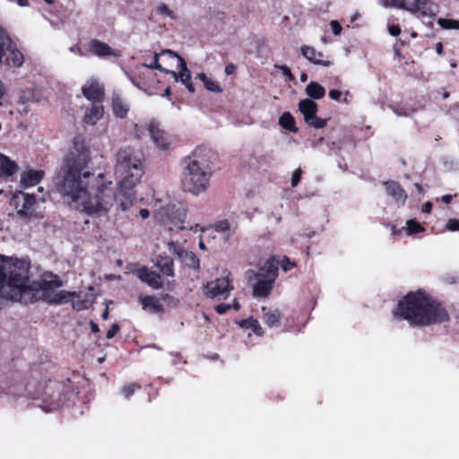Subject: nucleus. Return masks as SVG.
<instances>
[{
	"instance_id": "nucleus-28",
	"label": "nucleus",
	"mask_w": 459,
	"mask_h": 459,
	"mask_svg": "<svg viewBox=\"0 0 459 459\" xmlns=\"http://www.w3.org/2000/svg\"><path fill=\"white\" fill-rule=\"evenodd\" d=\"M279 125L292 133L298 132V127L296 126L295 119L293 116L290 112H284L279 117Z\"/></svg>"
},
{
	"instance_id": "nucleus-42",
	"label": "nucleus",
	"mask_w": 459,
	"mask_h": 459,
	"mask_svg": "<svg viewBox=\"0 0 459 459\" xmlns=\"http://www.w3.org/2000/svg\"><path fill=\"white\" fill-rule=\"evenodd\" d=\"M446 228L449 231H459V220L449 219Z\"/></svg>"
},
{
	"instance_id": "nucleus-21",
	"label": "nucleus",
	"mask_w": 459,
	"mask_h": 459,
	"mask_svg": "<svg viewBox=\"0 0 459 459\" xmlns=\"http://www.w3.org/2000/svg\"><path fill=\"white\" fill-rule=\"evenodd\" d=\"M69 294L68 302H71L73 308L78 311L88 308L93 301L88 295L82 297L81 294L70 291Z\"/></svg>"
},
{
	"instance_id": "nucleus-6",
	"label": "nucleus",
	"mask_w": 459,
	"mask_h": 459,
	"mask_svg": "<svg viewBox=\"0 0 459 459\" xmlns=\"http://www.w3.org/2000/svg\"><path fill=\"white\" fill-rule=\"evenodd\" d=\"M145 128L149 133L152 142L158 150L162 152L169 150L171 144V137L159 122L150 120L145 123Z\"/></svg>"
},
{
	"instance_id": "nucleus-10",
	"label": "nucleus",
	"mask_w": 459,
	"mask_h": 459,
	"mask_svg": "<svg viewBox=\"0 0 459 459\" xmlns=\"http://www.w3.org/2000/svg\"><path fill=\"white\" fill-rule=\"evenodd\" d=\"M405 10L411 13H420L424 17H433L437 13L438 7L431 0H407Z\"/></svg>"
},
{
	"instance_id": "nucleus-33",
	"label": "nucleus",
	"mask_w": 459,
	"mask_h": 459,
	"mask_svg": "<svg viewBox=\"0 0 459 459\" xmlns=\"http://www.w3.org/2000/svg\"><path fill=\"white\" fill-rule=\"evenodd\" d=\"M231 308H234L235 310H238L240 308L239 303L238 302L237 299H234L232 300V303H222L215 307L216 312L221 315L225 314Z\"/></svg>"
},
{
	"instance_id": "nucleus-9",
	"label": "nucleus",
	"mask_w": 459,
	"mask_h": 459,
	"mask_svg": "<svg viewBox=\"0 0 459 459\" xmlns=\"http://www.w3.org/2000/svg\"><path fill=\"white\" fill-rule=\"evenodd\" d=\"M161 55H168L169 57L177 58L178 60L180 68L179 73L177 74L176 72L169 71V74H170L177 82H181L190 92H194L195 87L191 82V73L187 68L186 61L181 56H179L176 52L170 49L161 51Z\"/></svg>"
},
{
	"instance_id": "nucleus-8",
	"label": "nucleus",
	"mask_w": 459,
	"mask_h": 459,
	"mask_svg": "<svg viewBox=\"0 0 459 459\" xmlns=\"http://www.w3.org/2000/svg\"><path fill=\"white\" fill-rule=\"evenodd\" d=\"M13 201L17 212L21 217L28 218L30 220L39 217L35 210L36 200L34 195L26 193H20L14 196Z\"/></svg>"
},
{
	"instance_id": "nucleus-56",
	"label": "nucleus",
	"mask_w": 459,
	"mask_h": 459,
	"mask_svg": "<svg viewBox=\"0 0 459 459\" xmlns=\"http://www.w3.org/2000/svg\"><path fill=\"white\" fill-rule=\"evenodd\" d=\"M17 4L22 7L28 6L29 0H17Z\"/></svg>"
},
{
	"instance_id": "nucleus-62",
	"label": "nucleus",
	"mask_w": 459,
	"mask_h": 459,
	"mask_svg": "<svg viewBox=\"0 0 459 459\" xmlns=\"http://www.w3.org/2000/svg\"><path fill=\"white\" fill-rule=\"evenodd\" d=\"M106 278L108 279V280H115V279H117L118 277L117 275L110 274V275H107Z\"/></svg>"
},
{
	"instance_id": "nucleus-12",
	"label": "nucleus",
	"mask_w": 459,
	"mask_h": 459,
	"mask_svg": "<svg viewBox=\"0 0 459 459\" xmlns=\"http://www.w3.org/2000/svg\"><path fill=\"white\" fill-rule=\"evenodd\" d=\"M83 96L93 103H100L104 97L103 86L95 79H90L82 87Z\"/></svg>"
},
{
	"instance_id": "nucleus-59",
	"label": "nucleus",
	"mask_w": 459,
	"mask_h": 459,
	"mask_svg": "<svg viewBox=\"0 0 459 459\" xmlns=\"http://www.w3.org/2000/svg\"><path fill=\"white\" fill-rule=\"evenodd\" d=\"M307 74L302 73V74H300V81H301L302 82H307Z\"/></svg>"
},
{
	"instance_id": "nucleus-23",
	"label": "nucleus",
	"mask_w": 459,
	"mask_h": 459,
	"mask_svg": "<svg viewBox=\"0 0 459 459\" xmlns=\"http://www.w3.org/2000/svg\"><path fill=\"white\" fill-rule=\"evenodd\" d=\"M19 169L18 165L7 156L0 153V177H10Z\"/></svg>"
},
{
	"instance_id": "nucleus-27",
	"label": "nucleus",
	"mask_w": 459,
	"mask_h": 459,
	"mask_svg": "<svg viewBox=\"0 0 459 459\" xmlns=\"http://www.w3.org/2000/svg\"><path fill=\"white\" fill-rule=\"evenodd\" d=\"M197 78L203 82L204 86L207 91L215 93H220L222 91L219 82L214 81L212 78L208 77L204 73L198 74Z\"/></svg>"
},
{
	"instance_id": "nucleus-40",
	"label": "nucleus",
	"mask_w": 459,
	"mask_h": 459,
	"mask_svg": "<svg viewBox=\"0 0 459 459\" xmlns=\"http://www.w3.org/2000/svg\"><path fill=\"white\" fill-rule=\"evenodd\" d=\"M140 386L136 384H130L126 386H124L121 390V393L124 396L129 397L132 395L136 389H139Z\"/></svg>"
},
{
	"instance_id": "nucleus-17",
	"label": "nucleus",
	"mask_w": 459,
	"mask_h": 459,
	"mask_svg": "<svg viewBox=\"0 0 459 459\" xmlns=\"http://www.w3.org/2000/svg\"><path fill=\"white\" fill-rule=\"evenodd\" d=\"M44 176L43 170L30 169L21 175V184L24 188L38 185Z\"/></svg>"
},
{
	"instance_id": "nucleus-45",
	"label": "nucleus",
	"mask_w": 459,
	"mask_h": 459,
	"mask_svg": "<svg viewBox=\"0 0 459 459\" xmlns=\"http://www.w3.org/2000/svg\"><path fill=\"white\" fill-rule=\"evenodd\" d=\"M295 266V264L290 262L289 258L285 257L282 261H281V267L282 269L287 272L290 269H292L293 267Z\"/></svg>"
},
{
	"instance_id": "nucleus-49",
	"label": "nucleus",
	"mask_w": 459,
	"mask_h": 459,
	"mask_svg": "<svg viewBox=\"0 0 459 459\" xmlns=\"http://www.w3.org/2000/svg\"><path fill=\"white\" fill-rule=\"evenodd\" d=\"M69 50L72 52V53H74V54H77L79 56H84V54L82 52L81 48L77 46H74V47H71L69 48Z\"/></svg>"
},
{
	"instance_id": "nucleus-31",
	"label": "nucleus",
	"mask_w": 459,
	"mask_h": 459,
	"mask_svg": "<svg viewBox=\"0 0 459 459\" xmlns=\"http://www.w3.org/2000/svg\"><path fill=\"white\" fill-rule=\"evenodd\" d=\"M281 312L278 309L268 311L264 314V323L269 327H277L280 324Z\"/></svg>"
},
{
	"instance_id": "nucleus-37",
	"label": "nucleus",
	"mask_w": 459,
	"mask_h": 459,
	"mask_svg": "<svg viewBox=\"0 0 459 459\" xmlns=\"http://www.w3.org/2000/svg\"><path fill=\"white\" fill-rule=\"evenodd\" d=\"M437 23L440 27L446 30H459V22L451 19L439 18Z\"/></svg>"
},
{
	"instance_id": "nucleus-60",
	"label": "nucleus",
	"mask_w": 459,
	"mask_h": 459,
	"mask_svg": "<svg viewBox=\"0 0 459 459\" xmlns=\"http://www.w3.org/2000/svg\"><path fill=\"white\" fill-rule=\"evenodd\" d=\"M436 50H437V54H441V52H442V44H441V43H438V44L437 45V48H436Z\"/></svg>"
},
{
	"instance_id": "nucleus-29",
	"label": "nucleus",
	"mask_w": 459,
	"mask_h": 459,
	"mask_svg": "<svg viewBox=\"0 0 459 459\" xmlns=\"http://www.w3.org/2000/svg\"><path fill=\"white\" fill-rule=\"evenodd\" d=\"M306 93L311 99L319 100L322 99L325 94V88L316 82H311L306 88Z\"/></svg>"
},
{
	"instance_id": "nucleus-2",
	"label": "nucleus",
	"mask_w": 459,
	"mask_h": 459,
	"mask_svg": "<svg viewBox=\"0 0 459 459\" xmlns=\"http://www.w3.org/2000/svg\"><path fill=\"white\" fill-rule=\"evenodd\" d=\"M394 316L411 325H427L445 322L446 311L422 290L408 293L393 311Z\"/></svg>"
},
{
	"instance_id": "nucleus-61",
	"label": "nucleus",
	"mask_w": 459,
	"mask_h": 459,
	"mask_svg": "<svg viewBox=\"0 0 459 459\" xmlns=\"http://www.w3.org/2000/svg\"><path fill=\"white\" fill-rule=\"evenodd\" d=\"M171 94L170 88L168 87L164 91V96L169 97Z\"/></svg>"
},
{
	"instance_id": "nucleus-41",
	"label": "nucleus",
	"mask_w": 459,
	"mask_h": 459,
	"mask_svg": "<svg viewBox=\"0 0 459 459\" xmlns=\"http://www.w3.org/2000/svg\"><path fill=\"white\" fill-rule=\"evenodd\" d=\"M274 66L277 70L281 71L283 74V75H285L290 81L294 80V76L292 75L288 66L281 65H275Z\"/></svg>"
},
{
	"instance_id": "nucleus-30",
	"label": "nucleus",
	"mask_w": 459,
	"mask_h": 459,
	"mask_svg": "<svg viewBox=\"0 0 459 459\" xmlns=\"http://www.w3.org/2000/svg\"><path fill=\"white\" fill-rule=\"evenodd\" d=\"M11 46V38L6 31L0 26V65L3 57L6 55L8 48Z\"/></svg>"
},
{
	"instance_id": "nucleus-39",
	"label": "nucleus",
	"mask_w": 459,
	"mask_h": 459,
	"mask_svg": "<svg viewBox=\"0 0 459 459\" xmlns=\"http://www.w3.org/2000/svg\"><path fill=\"white\" fill-rule=\"evenodd\" d=\"M162 56L161 55V52L160 54H154V57H153V61L149 64V65H144L146 67H149L151 69H157V70H160V71H162L166 74H169V71L163 68L160 63H159V56Z\"/></svg>"
},
{
	"instance_id": "nucleus-18",
	"label": "nucleus",
	"mask_w": 459,
	"mask_h": 459,
	"mask_svg": "<svg viewBox=\"0 0 459 459\" xmlns=\"http://www.w3.org/2000/svg\"><path fill=\"white\" fill-rule=\"evenodd\" d=\"M386 193L394 198V200L399 204H403L407 199V195L402 186L394 181H389L385 183Z\"/></svg>"
},
{
	"instance_id": "nucleus-48",
	"label": "nucleus",
	"mask_w": 459,
	"mask_h": 459,
	"mask_svg": "<svg viewBox=\"0 0 459 459\" xmlns=\"http://www.w3.org/2000/svg\"><path fill=\"white\" fill-rule=\"evenodd\" d=\"M341 95H342L341 91H337V90H331L329 91V97L334 100H338L340 99Z\"/></svg>"
},
{
	"instance_id": "nucleus-4",
	"label": "nucleus",
	"mask_w": 459,
	"mask_h": 459,
	"mask_svg": "<svg viewBox=\"0 0 459 459\" xmlns=\"http://www.w3.org/2000/svg\"><path fill=\"white\" fill-rule=\"evenodd\" d=\"M245 277L253 283V295L256 298H266L270 295L273 283L278 277V266L273 259H268L258 270H247Z\"/></svg>"
},
{
	"instance_id": "nucleus-36",
	"label": "nucleus",
	"mask_w": 459,
	"mask_h": 459,
	"mask_svg": "<svg viewBox=\"0 0 459 459\" xmlns=\"http://www.w3.org/2000/svg\"><path fill=\"white\" fill-rule=\"evenodd\" d=\"M405 230L407 235H412L415 233L422 232L424 228L419 222L413 220H409L406 222Z\"/></svg>"
},
{
	"instance_id": "nucleus-63",
	"label": "nucleus",
	"mask_w": 459,
	"mask_h": 459,
	"mask_svg": "<svg viewBox=\"0 0 459 459\" xmlns=\"http://www.w3.org/2000/svg\"><path fill=\"white\" fill-rule=\"evenodd\" d=\"M414 186L418 189L419 192H421L422 188H421V186L420 184L416 183Z\"/></svg>"
},
{
	"instance_id": "nucleus-5",
	"label": "nucleus",
	"mask_w": 459,
	"mask_h": 459,
	"mask_svg": "<svg viewBox=\"0 0 459 459\" xmlns=\"http://www.w3.org/2000/svg\"><path fill=\"white\" fill-rule=\"evenodd\" d=\"M234 289L230 273L226 276L208 281L204 287V294L211 299H227Z\"/></svg>"
},
{
	"instance_id": "nucleus-11",
	"label": "nucleus",
	"mask_w": 459,
	"mask_h": 459,
	"mask_svg": "<svg viewBox=\"0 0 459 459\" xmlns=\"http://www.w3.org/2000/svg\"><path fill=\"white\" fill-rule=\"evenodd\" d=\"M405 10L411 13H420L424 17H433L437 13L438 7L431 0H407Z\"/></svg>"
},
{
	"instance_id": "nucleus-16",
	"label": "nucleus",
	"mask_w": 459,
	"mask_h": 459,
	"mask_svg": "<svg viewBox=\"0 0 459 459\" xmlns=\"http://www.w3.org/2000/svg\"><path fill=\"white\" fill-rule=\"evenodd\" d=\"M169 250L179 257H182L183 261L189 266L195 269L199 268V259L196 255L192 252H186L181 249L178 246H177L174 241L169 242Z\"/></svg>"
},
{
	"instance_id": "nucleus-26",
	"label": "nucleus",
	"mask_w": 459,
	"mask_h": 459,
	"mask_svg": "<svg viewBox=\"0 0 459 459\" xmlns=\"http://www.w3.org/2000/svg\"><path fill=\"white\" fill-rule=\"evenodd\" d=\"M156 266L166 276L172 277L174 275L173 261L169 256H160L157 259Z\"/></svg>"
},
{
	"instance_id": "nucleus-57",
	"label": "nucleus",
	"mask_w": 459,
	"mask_h": 459,
	"mask_svg": "<svg viewBox=\"0 0 459 459\" xmlns=\"http://www.w3.org/2000/svg\"><path fill=\"white\" fill-rule=\"evenodd\" d=\"M135 134H137V136H140L141 134H143V130H142V126H135Z\"/></svg>"
},
{
	"instance_id": "nucleus-25",
	"label": "nucleus",
	"mask_w": 459,
	"mask_h": 459,
	"mask_svg": "<svg viewBox=\"0 0 459 459\" xmlns=\"http://www.w3.org/2000/svg\"><path fill=\"white\" fill-rule=\"evenodd\" d=\"M156 216L159 220L167 223L169 225V230H184L185 226L183 225V221L181 220H178L175 222L169 223V221L171 220L170 215L169 213V207H161L157 212Z\"/></svg>"
},
{
	"instance_id": "nucleus-13",
	"label": "nucleus",
	"mask_w": 459,
	"mask_h": 459,
	"mask_svg": "<svg viewBox=\"0 0 459 459\" xmlns=\"http://www.w3.org/2000/svg\"><path fill=\"white\" fill-rule=\"evenodd\" d=\"M89 50L99 57L106 56H120V51L112 48L107 43L98 39H92L89 43Z\"/></svg>"
},
{
	"instance_id": "nucleus-55",
	"label": "nucleus",
	"mask_w": 459,
	"mask_h": 459,
	"mask_svg": "<svg viewBox=\"0 0 459 459\" xmlns=\"http://www.w3.org/2000/svg\"><path fill=\"white\" fill-rule=\"evenodd\" d=\"M91 328L93 333L99 332V326L97 324H95L93 321L91 322Z\"/></svg>"
},
{
	"instance_id": "nucleus-15",
	"label": "nucleus",
	"mask_w": 459,
	"mask_h": 459,
	"mask_svg": "<svg viewBox=\"0 0 459 459\" xmlns=\"http://www.w3.org/2000/svg\"><path fill=\"white\" fill-rule=\"evenodd\" d=\"M302 56L315 65L322 66H331L333 62L328 59H324V54L316 51L314 48L308 46H302L300 48Z\"/></svg>"
},
{
	"instance_id": "nucleus-46",
	"label": "nucleus",
	"mask_w": 459,
	"mask_h": 459,
	"mask_svg": "<svg viewBox=\"0 0 459 459\" xmlns=\"http://www.w3.org/2000/svg\"><path fill=\"white\" fill-rule=\"evenodd\" d=\"M117 331H118V325L114 324L110 327V329L107 332V334H106L107 338L108 339L113 338L117 334Z\"/></svg>"
},
{
	"instance_id": "nucleus-1",
	"label": "nucleus",
	"mask_w": 459,
	"mask_h": 459,
	"mask_svg": "<svg viewBox=\"0 0 459 459\" xmlns=\"http://www.w3.org/2000/svg\"><path fill=\"white\" fill-rule=\"evenodd\" d=\"M91 152L82 135H76L73 146L55 178L56 190L74 209L88 214H106L115 203L120 210L130 209L135 200L134 187L143 175V158L132 147H124L117 154L115 175L117 192L113 183L102 173L95 175L89 168Z\"/></svg>"
},
{
	"instance_id": "nucleus-3",
	"label": "nucleus",
	"mask_w": 459,
	"mask_h": 459,
	"mask_svg": "<svg viewBox=\"0 0 459 459\" xmlns=\"http://www.w3.org/2000/svg\"><path fill=\"white\" fill-rule=\"evenodd\" d=\"M181 186L184 192L199 196L210 187L213 174L211 154L204 148L195 149L182 160Z\"/></svg>"
},
{
	"instance_id": "nucleus-7",
	"label": "nucleus",
	"mask_w": 459,
	"mask_h": 459,
	"mask_svg": "<svg viewBox=\"0 0 459 459\" xmlns=\"http://www.w3.org/2000/svg\"><path fill=\"white\" fill-rule=\"evenodd\" d=\"M299 110L303 115L304 121L316 128L320 129L326 126V121L316 117L317 104L310 99H304L299 103Z\"/></svg>"
},
{
	"instance_id": "nucleus-50",
	"label": "nucleus",
	"mask_w": 459,
	"mask_h": 459,
	"mask_svg": "<svg viewBox=\"0 0 459 459\" xmlns=\"http://www.w3.org/2000/svg\"><path fill=\"white\" fill-rule=\"evenodd\" d=\"M431 209H432V204H431V203H429V202H428V203H426V204L423 205V207H422V212H426V213H429V212H430Z\"/></svg>"
},
{
	"instance_id": "nucleus-35",
	"label": "nucleus",
	"mask_w": 459,
	"mask_h": 459,
	"mask_svg": "<svg viewBox=\"0 0 459 459\" xmlns=\"http://www.w3.org/2000/svg\"><path fill=\"white\" fill-rule=\"evenodd\" d=\"M381 5L385 8L404 9L407 0H380Z\"/></svg>"
},
{
	"instance_id": "nucleus-32",
	"label": "nucleus",
	"mask_w": 459,
	"mask_h": 459,
	"mask_svg": "<svg viewBox=\"0 0 459 459\" xmlns=\"http://www.w3.org/2000/svg\"><path fill=\"white\" fill-rule=\"evenodd\" d=\"M240 326L246 329H251L256 335L261 336L263 334V328L255 319L249 318L243 320L240 323Z\"/></svg>"
},
{
	"instance_id": "nucleus-52",
	"label": "nucleus",
	"mask_w": 459,
	"mask_h": 459,
	"mask_svg": "<svg viewBox=\"0 0 459 459\" xmlns=\"http://www.w3.org/2000/svg\"><path fill=\"white\" fill-rule=\"evenodd\" d=\"M235 68H236V67H235V65H234L230 64V65H228L226 66V68H225V73H226L227 74H233V72L235 71Z\"/></svg>"
},
{
	"instance_id": "nucleus-54",
	"label": "nucleus",
	"mask_w": 459,
	"mask_h": 459,
	"mask_svg": "<svg viewBox=\"0 0 459 459\" xmlns=\"http://www.w3.org/2000/svg\"><path fill=\"white\" fill-rule=\"evenodd\" d=\"M4 93H5V88H4V85L2 82V81L0 80V100L4 95Z\"/></svg>"
},
{
	"instance_id": "nucleus-38",
	"label": "nucleus",
	"mask_w": 459,
	"mask_h": 459,
	"mask_svg": "<svg viewBox=\"0 0 459 459\" xmlns=\"http://www.w3.org/2000/svg\"><path fill=\"white\" fill-rule=\"evenodd\" d=\"M156 13L157 14L160 15V16H163V17H168L169 19H176V15L175 13H173V11H171L169 6L166 4H160L157 7H156Z\"/></svg>"
},
{
	"instance_id": "nucleus-19",
	"label": "nucleus",
	"mask_w": 459,
	"mask_h": 459,
	"mask_svg": "<svg viewBox=\"0 0 459 459\" xmlns=\"http://www.w3.org/2000/svg\"><path fill=\"white\" fill-rule=\"evenodd\" d=\"M7 56H6V62L8 65L19 68L21 67L24 63V56L23 54L17 48L15 44L11 40V46L7 49Z\"/></svg>"
},
{
	"instance_id": "nucleus-14",
	"label": "nucleus",
	"mask_w": 459,
	"mask_h": 459,
	"mask_svg": "<svg viewBox=\"0 0 459 459\" xmlns=\"http://www.w3.org/2000/svg\"><path fill=\"white\" fill-rule=\"evenodd\" d=\"M136 276L153 289H160L162 281L160 276L146 267H140L135 271Z\"/></svg>"
},
{
	"instance_id": "nucleus-34",
	"label": "nucleus",
	"mask_w": 459,
	"mask_h": 459,
	"mask_svg": "<svg viewBox=\"0 0 459 459\" xmlns=\"http://www.w3.org/2000/svg\"><path fill=\"white\" fill-rule=\"evenodd\" d=\"M214 230L217 232H221L224 234V238L228 239L230 236V224L228 221L223 220L216 222L213 225Z\"/></svg>"
},
{
	"instance_id": "nucleus-44",
	"label": "nucleus",
	"mask_w": 459,
	"mask_h": 459,
	"mask_svg": "<svg viewBox=\"0 0 459 459\" xmlns=\"http://www.w3.org/2000/svg\"><path fill=\"white\" fill-rule=\"evenodd\" d=\"M330 25H331L333 33L334 35L337 36V35L341 34V32H342V26H341V24L337 21H332L330 22Z\"/></svg>"
},
{
	"instance_id": "nucleus-43",
	"label": "nucleus",
	"mask_w": 459,
	"mask_h": 459,
	"mask_svg": "<svg viewBox=\"0 0 459 459\" xmlns=\"http://www.w3.org/2000/svg\"><path fill=\"white\" fill-rule=\"evenodd\" d=\"M301 174H302L301 169H298L293 172L292 177H291V186L292 187H295L298 186V184L300 180V178H301Z\"/></svg>"
},
{
	"instance_id": "nucleus-47",
	"label": "nucleus",
	"mask_w": 459,
	"mask_h": 459,
	"mask_svg": "<svg viewBox=\"0 0 459 459\" xmlns=\"http://www.w3.org/2000/svg\"><path fill=\"white\" fill-rule=\"evenodd\" d=\"M388 32L392 36H398L401 33V29L398 25H389Z\"/></svg>"
},
{
	"instance_id": "nucleus-58",
	"label": "nucleus",
	"mask_w": 459,
	"mask_h": 459,
	"mask_svg": "<svg viewBox=\"0 0 459 459\" xmlns=\"http://www.w3.org/2000/svg\"><path fill=\"white\" fill-rule=\"evenodd\" d=\"M102 319L107 320L108 317V307L105 309V311L101 315Z\"/></svg>"
},
{
	"instance_id": "nucleus-64",
	"label": "nucleus",
	"mask_w": 459,
	"mask_h": 459,
	"mask_svg": "<svg viewBox=\"0 0 459 459\" xmlns=\"http://www.w3.org/2000/svg\"><path fill=\"white\" fill-rule=\"evenodd\" d=\"M199 247H200V248H202V249H204V248H205V247H204V244L203 240H200V242H199Z\"/></svg>"
},
{
	"instance_id": "nucleus-53",
	"label": "nucleus",
	"mask_w": 459,
	"mask_h": 459,
	"mask_svg": "<svg viewBox=\"0 0 459 459\" xmlns=\"http://www.w3.org/2000/svg\"><path fill=\"white\" fill-rule=\"evenodd\" d=\"M452 200V195H443L442 196V201L446 204H449Z\"/></svg>"
},
{
	"instance_id": "nucleus-51",
	"label": "nucleus",
	"mask_w": 459,
	"mask_h": 459,
	"mask_svg": "<svg viewBox=\"0 0 459 459\" xmlns=\"http://www.w3.org/2000/svg\"><path fill=\"white\" fill-rule=\"evenodd\" d=\"M139 214L142 217V219H147L150 215V212L147 209H141Z\"/></svg>"
},
{
	"instance_id": "nucleus-20",
	"label": "nucleus",
	"mask_w": 459,
	"mask_h": 459,
	"mask_svg": "<svg viewBox=\"0 0 459 459\" xmlns=\"http://www.w3.org/2000/svg\"><path fill=\"white\" fill-rule=\"evenodd\" d=\"M142 308L149 313H160L162 311V305L155 296H140Z\"/></svg>"
},
{
	"instance_id": "nucleus-22",
	"label": "nucleus",
	"mask_w": 459,
	"mask_h": 459,
	"mask_svg": "<svg viewBox=\"0 0 459 459\" xmlns=\"http://www.w3.org/2000/svg\"><path fill=\"white\" fill-rule=\"evenodd\" d=\"M103 116V106L100 103H93L86 111L83 122L87 125H95Z\"/></svg>"
},
{
	"instance_id": "nucleus-24",
	"label": "nucleus",
	"mask_w": 459,
	"mask_h": 459,
	"mask_svg": "<svg viewBox=\"0 0 459 459\" xmlns=\"http://www.w3.org/2000/svg\"><path fill=\"white\" fill-rule=\"evenodd\" d=\"M112 107L114 114L119 118H124L129 110V105L117 93L112 95Z\"/></svg>"
}]
</instances>
